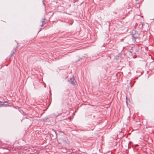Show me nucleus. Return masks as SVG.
Segmentation results:
<instances>
[{
    "mask_svg": "<svg viewBox=\"0 0 154 154\" xmlns=\"http://www.w3.org/2000/svg\"><path fill=\"white\" fill-rule=\"evenodd\" d=\"M68 81L69 83L73 85L75 84V81L73 77L69 79H68Z\"/></svg>",
    "mask_w": 154,
    "mask_h": 154,
    "instance_id": "1",
    "label": "nucleus"
},
{
    "mask_svg": "<svg viewBox=\"0 0 154 154\" xmlns=\"http://www.w3.org/2000/svg\"><path fill=\"white\" fill-rule=\"evenodd\" d=\"M17 47V46L15 48L13 49V50L11 51V53L9 56L10 58H11V57L15 53V52L16 51V48Z\"/></svg>",
    "mask_w": 154,
    "mask_h": 154,
    "instance_id": "2",
    "label": "nucleus"
},
{
    "mask_svg": "<svg viewBox=\"0 0 154 154\" xmlns=\"http://www.w3.org/2000/svg\"><path fill=\"white\" fill-rule=\"evenodd\" d=\"M132 37L134 38V40H135L138 37L139 35H137L136 34H134V35L132 34Z\"/></svg>",
    "mask_w": 154,
    "mask_h": 154,
    "instance_id": "3",
    "label": "nucleus"
},
{
    "mask_svg": "<svg viewBox=\"0 0 154 154\" xmlns=\"http://www.w3.org/2000/svg\"><path fill=\"white\" fill-rule=\"evenodd\" d=\"M48 119V117H45L44 118H43L42 119H41L40 120L42 121L43 122H45L46 120L47 119Z\"/></svg>",
    "mask_w": 154,
    "mask_h": 154,
    "instance_id": "4",
    "label": "nucleus"
},
{
    "mask_svg": "<svg viewBox=\"0 0 154 154\" xmlns=\"http://www.w3.org/2000/svg\"><path fill=\"white\" fill-rule=\"evenodd\" d=\"M45 17H44L43 19H42V25H41V26L42 27L43 26V23H44V22H45Z\"/></svg>",
    "mask_w": 154,
    "mask_h": 154,
    "instance_id": "5",
    "label": "nucleus"
},
{
    "mask_svg": "<svg viewBox=\"0 0 154 154\" xmlns=\"http://www.w3.org/2000/svg\"><path fill=\"white\" fill-rule=\"evenodd\" d=\"M144 25V24L143 23H140L139 24V26H140V28H142L143 27V26Z\"/></svg>",
    "mask_w": 154,
    "mask_h": 154,
    "instance_id": "6",
    "label": "nucleus"
},
{
    "mask_svg": "<svg viewBox=\"0 0 154 154\" xmlns=\"http://www.w3.org/2000/svg\"><path fill=\"white\" fill-rule=\"evenodd\" d=\"M94 128H91V129H85L84 131H89L91 130H93L94 129Z\"/></svg>",
    "mask_w": 154,
    "mask_h": 154,
    "instance_id": "7",
    "label": "nucleus"
},
{
    "mask_svg": "<svg viewBox=\"0 0 154 154\" xmlns=\"http://www.w3.org/2000/svg\"><path fill=\"white\" fill-rule=\"evenodd\" d=\"M0 103H1V104L2 105H3L4 104V103H7V104H6V105H7L8 103V102H7L6 101H5L4 102H0Z\"/></svg>",
    "mask_w": 154,
    "mask_h": 154,
    "instance_id": "8",
    "label": "nucleus"
},
{
    "mask_svg": "<svg viewBox=\"0 0 154 154\" xmlns=\"http://www.w3.org/2000/svg\"><path fill=\"white\" fill-rule=\"evenodd\" d=\"M43 4H44V5H45V4L44 3V1H43Z\"/></svg>",
    "mask_w": 154,
    "mask_h": 154,
    "instance_id": "9",
    "label": "nucleus"
},
{
    "mask_svg": "<svg viewBox=\"0 0 154 154\" xmlns=\"http://www.w3.org/2000/svg\"><path fill=\"white\" fill-rule=\"evenodd\" d=\"M3 149H6L5 148V147H3Z\"/></svg>",
    "mask_w": 154,
    "mask_h": 154,
    "instance_id": "10",
    "label": "nucleus"
},
{
    "mask_svg": "<svg viewBox=\"0 0 154 154\" xmlns=\"http://www.w3.org/2000/svg\"><path fill=\"white\" fill-rule=\"evenodd\" d=\"M130 52L131 53H132V52L131 51H130Z\"/></svg>",
    "mask_w": 154,
    "mask_h": 154,
    "instance_id": "11",
    "label": "nucleus"
},
{
    "mask_svg": "<svg viewBox=\"0 0 154 154\" xmlns=\"http://www.w3.org/2000/svg\"><path fill=\"white\" fill-rule=\"evenodd\" d=\"M136 146H138V144H137V145H136Z\"/></svg>",
    "mask_w": 154,
    "mask_h": 154,
    "instance_id": "12",
    "label": "nucleus"
},
{
    "mask_svg": "<svg viewBox=\"0 0 154 154\" xmlns=\"http://www.w3.org/2000/svg\"><path fill=\"white\" fill-rule=\"evenodd\" d=\"M44 87H46V85H44Z\"/></svg>",
    "mask_w": 154,
    "mask_h": 154,
    "instance_id": "13",
    "label": "nucleus"
},
{
    "mask_svg": "<svg viewBox=\"0 0 154 154\" xmlns=\"http://www.w3.org/2000/svg\"><path fill=\"white\" fill-rule=\"evenodd\" d=\"M131 81H130V83H131Z\"/></svg>",
    "mask_w": 154,
    "mask_h": 154,
    "instance_id": "14",
    "label": "nucleus"
},
{
    "mask_svg": "<svg viewBox=\"0 0 154 154\" xmlns=\"http://www.w3.org/2000/svg\"><path fill=\"white\" fill-rule=\"evenodd\" d=\"M136 0V1H137V0Z\"/></svg>",
    "mask_w": 154,
    "mask_h": 154,
    "instance_id": "15",
    "label": "nucleus"
}]
</instances>
